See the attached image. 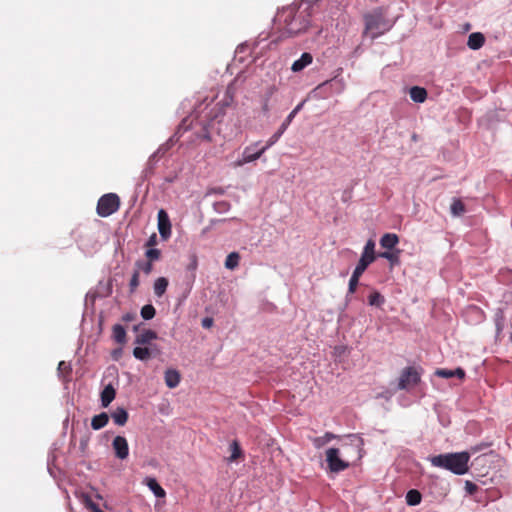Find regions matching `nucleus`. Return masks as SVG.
<instances>
[{
  "label": "nucleus",
  "mask_w": 512,
  "mask_h": 512,
  "mask_svg": "<svg viewBox=\"0 0 512 512\" xmlns=\"http://www.w3.org/2000/svg\"><path fill=\"white\" fill-rule=\"evenodd\" d=\"M302 5L295 3L284 7L276 15L279 24H283L290 35H298L307 30L310 24V6L301 9Z\"/></svg>",
  "instance_id": "f257e3e1"
},
{
  "label": "nucleus",
  "mask_w": 512,
  "mask_h": 512,
  "mask_svg": "<svg viewBox=\"0 0 512 512\" xmlns=\"http://www.w3.org/2000/svg\"><path fill=\"white\" fill-rule=\"evenodd\" d=\"M469 460V452H456L433 456L430 462L434 467L449 470L456 475H463L469 470Z\"/></svg>",
  "instance_id": "f03ea898"
},
{
  "label": "nucleus",
  "mask_w": 512,
  "mask_h": 512,
  "mask_svg": "<svg viewBox=\"0 0 512 512\" xmlns=\"http://www.w3.org/2000/svg\"><path fill=\"white\" fill-rule=\"evenodd\" d=\"M364 22V35H369L372 39L379 37L389 31L392 27V24L385 18L384 13L380 8L365 14Z\"/></svg>",
  "instance_id": "7ed1b4c3"
},
{
  "label": "nucleus",
  "mask_w": 512,
  "mask_h": 512,
  "mask_svg": "<svg viewBox=\"0 0 512 512\" xmlns=\"http://www.w3.org/2000/svg\"><path fill=\"white\" fill-rule=\"evenodd\" d=\"M346 88V83L343 78L335 76L319 84L312 91V96L316 99H327L333 95L343 93Z\"/></svg>",
  "instance_id": "20e7f679"
},
{
  "label": "nucleus",
  "mask_w": 512,
  "mask_h": 512,
  "mask_svg": "<svg viewBox=\"0 0 512 512\" xmlns=\"http://www.w3.org/2000/svg\"><path fill=\"white\" fill-rule=\"evenodd\" d=\"M234 103V99L230 96L227 97L224 95L223 99L217 104L216 111L211 110L208 117L210 118V121L208 123H203L201 131L197 133L198 138L210 141V131L209 127L213 125V122L218 119L220 116H223L225 114V109L227 107H230Z\"/></svg>",
  "instance_id": "39448f33"
},
{
  "label": "nucleus",
  "mask_w": 512,
  "mask_h": 512,
  "mask_svg": "<svg viewBox=\"0 0 512 512\" xmlns=\"http://www.w3.org/2000/svg\"><path fill=\"white\" fill-rule=\"evenodd\" d=\"M234 103V99L230 96L227 97L224 95L223 99L217 104L216 111L211 110L208 117L210 118V121L208 123H203L201 131L197 133L198 138L210 141V131L209 127L213 125V122L218 119L220 116H223L225 114V109L227 107H230Z\"/></svg>",
  "instance_id": "423d86ee"
},
{
  "label": "nucleus",
  "mask_w": 512,
  "mask_h": 512,
  "mask_svg": "<svg viewBox=\"0 0 512 512\" xmlns=\"http://www.w3.org/2000/svg\"><path fill=\"white\" fill-rule=\"evenodd\" d=\"M363 439L355 434L348 435V441H345L341 444V455L351 460H359L362 458V451H363Z\"/></svg>",
  "instance_id": "0eeeda50"
},
{
  "label": "nucleus",
  "mask_w": 512,
  "mask_h": 512,
  "mask_svg": "<svg viewBox=\"0 0 512 512\" xmlns=\"http://www.w3.org/2000/svg\"><path fill=\"white\" fill-rule=\"evenodd\" d=\"M260 142H255L247 147L244 148L242 152V156L237 159L234 163V167H241L247 163L254 162L257 159H259L263 153L269 149L272 145H269V140L267 141L266 145L258 148Z\"/></svg>",
  "instance_id": "6e6552de"
},
{
  "label": "nucleus",
  "mask_w": 512,
  "mask_h": 512,
  "mask_svg": "<svg viewBox=\"0 0 512 512\" xmlns=\"http://www.w3.org/2000/svg\"><path fill=\"white\" fill-rule=\"evenodd\" d=\"M326 462L329 471L332 473L342 472L350 466L349 459L341 455L339 448H329L326 450Z\"/></svg>",
  "instance_id": "1a4fd4ad"
},
{
  "label": "nucleus",
  "mask_w": 512,
  "mask_h": 512,
  "mask_svg": "<svg viewBox=\"0 0 512 512\" xmlns=\"http://www.w3.org/2000/svg\"><path fill=\"white\" fill-rule=\"evenodd\" d=\"M120 206V198L117 194L108 193L100 197L97 203V214L100 217H108L115 213Z\"/></svg>",
  "instance_id": "9d476101"
},
{
  "label": "nucleus",
  "mask_w": 512,
  "mask_h": 512,
  "mask_svg": "<svg viewBox=\"0 0 512 512\" xmlns=\"http://www.w3.org/2000/svg\"><path fill=\"white\" fill-rule=\"evenodd\" d=\"M420 379L421 374L416 367H406L402 370L399 377L398 389L410 390L420 382Z\"/></svg>",
  "instance_id": "9b49d317"
},
{
  "label": "nucleus",
  "mask_w": 512,
  "mask_h": 512,
  "mask_svg": "<svg viewBox=\"0 0 512 512\" xmlns=\"http://www.w3.org/2000/svg\"><path fill=\"white\" fill-rule=\"evenodd\" d=\"M375 260V242L369 239L363 249L362 255L358 264L355 267V271L364 273L367 267Z\"/></svg>",
  "instance_id": "f8f14e48"
},
{
  "label": "nucleus",
  "mask_w": 512,
  "mask_h": 512,
  "mask_svg": "<svg viewBox=\"0 0 512 512\" xmlns=\"http://www.w3.org/2000/svg\"><path fill=\"white\" fill-rule=\"evenodd\" d=\"M304 105V102L299 103L286 117L284 122L279 127L278 131L275 132L270 138H269V145H274L279 138L282 136V134L285 132V130L288 128L296 114L302 109Z\"/></svg>",
  "instance_id": "ddd939ff"
},
{
  "label": "nucleus",
  "mask_w": 512,
  "mask_h": 512,
  "mask_svg": "<svg viewBox=\"0 0 512 512\" xmlns=\"http://www.w3.org/2000/svg\"><path fill=\"white\" fill-rule=\"evenodd\" d=\"M158 231L163 240L171 236V222L168 213L164 209L158 211Z\"/></svg>",
  "instance_id": "4468645a"
},
{
  "label": "nucleus",
  "mask_w": 512,
  "mask_h": 512,
  "mask_svg": "<svg viewBox=\"0 0 512 512\" xmlns=\"http://www.w3.org/2000/svg\"><path fill=\"white\" fill-rule=\"evenodd\" d=\"M112 447L118 459L125 460L128 457L129 445L125 437L116 436L112 441Z\"/></svg>",
  "instance_id": "2eb2a0df"
},
{
  "label": "nucleus",
  "mask_w": 512,
  "mask_h": 512,
  "mask_svg": "<svg viewBox=\"0 0 512 512\" xmlns=\"http://www.w3.org/2000/svg\"><path fill=\"white\" fill-rule=\"evenodd\" d=\"M312 61L313 56L310 53L305 52L301 55V57L298 60L294 61V63L291 66V70L293 72H300L303 69H305L308 65H310Z\"/></svg>",
  "instance_id": "dca6fc26"
},
{
  "label": "nucleus",
  "mask_w": 512,
  "mask_h": 512,
  "mask_svg": "<svg viewBox=\"0 0 512 512\" xmlns=\"http://www.w3.org/2000/svg\"><path fill=\"white\" fill-rule=\"evenodd\" d=\"M116 390L112 384H108L101 392V405L106 408L115 399Z\"/></svg>",
  "instance_id": "f3484780"
},
{
  "label": "nucleus",
  "mask_w": 512,
  "mask_h": 512,
  "mask_svg": "<svg viewBox=\"0 0 512 512\" xmlns=\"http://www.w3.org/2000/svg\"><path fill=\"white\" fill-rule=\"evenodd\" d=\"M158 338V335L155 331L147 329L138 334L135 338V344L137 345H148L152 340Z\"/></svg>",
  "instance_id": "a211bd4d"
},
{
  "label": "nucleus",
  "mask_w": 512,
  "mask_h": 512,
  "mask_svg": "<svg viewBox=\"0 0 512 512\" xmlns=\"http://www.w3.org/2000/svg\"><path fill=\"white\" fill-rule=\"evenodd\" d=\"M165 384L169 388H175L179 385L181 376L180 373L175 369H167L164 375Z\"/></svg>",
  "instance_id": "6ab92c4d"
},
{
  "label": "nucleus",
  "mask_w": 512,
  "mask_h": 512,
  "mask_svg": "<svg viewBox=\"0 0 512 512\" xmlns=\"http://www.w3.org/2000/svg\"><path fill=\"white\" fill-rule=\"evenodd\" d=\"M484 43V35L480 32H474L469 35L467 46L472 50H478L484 45Z\"/></svg>",
  "instance_id": "aec40b11"
},
{
  "label": "nucleus",
  "mask_w": 512,
  "mask_h": 512,
  "mask_svg": "<svg viewBox=\"0 0 512 512\" xmlns=\"http://www.w3.org/2000/svg\"><path fill=\"white\" fill-rule=\"evenodd\" d=\"M410 98L416 103H423L427 99V91L420 86H413L409 90Z\"/></svg>",
  "instance_id": "412c9836"
},
{
  "label": "nucleus",
  "mask_w": 512,
  "mask_h": 512,
  "mask_svg": "<svg viewBox=\"0 0 512 512\" xmlns=\"http://www.w3.org/2000/svg\"><path fill=\"white\" fill-rule=\"evenodd\" d=\"M399 242V238L394 233H386L380 239L381 247L385 249H393Z\"/></svg>",
  "instance_id": "4be33fe9"
},
{
  "label": "nucleus",
  "mask_w": 512,
  "mask_h": 512,
  "mask_svg": "<svg viewBox=\"0 0 512 512\" xmlns=\"http://www.w3.org/2000/svg\"><path fill=\"white\" fill-rule=\"evenodd\" d=\"M112 338L118 344H125L127 341L126 330L121 324H115L112 327Z\"/></svg>",
  "instance_id": "5701e85b"
},
{
  "label": "nucleus",
  "mask_w": 512,
  "mask_h": 512,
  "mask_svg": "<svg viewBox=\"0 0 512 512\" xmlns=\"http://www.w3.org/2000/svg\"><path fill=\"white\" fill-rule=\"evenodd\" d=\"M111 417L116 425L124 426L128 420V412L123 407H118L112 412Z\"/></svg>",
  "instance_id": "b1692460"
},
{
  "label": "nucleus",
  "mask_w": 512,
  "mask_h": 512,
  "mask_svg": "<svg viewBox=\"0 0 512 512\" xmlns=\"http://www.w3.org/2000/svg\"><path fill=\"white\" fill-rule=\"evenodd\" d=\"M146 485L149 489L154 493V495L158 498H163L166 495L165 490L158 484L157 480L152 477H147L145 479Z\"/></svg>",
  "instance_id": "393cba45"
},
{
  "label": "nucleus",
  "mask_w": 512,
  "mask_h": 512,
  "mask_svg": "<svg viewBox=\"0 0 512 512\" xmlns=\"http://www.w3.org/2000/svg\"><path fill=\"white\" fill-rule=\"evenodd\" d=\"M109 421V416L106 412H102L98 415H95L91 420V427L94 430H100L107 425Z\"/></svg>",
  "instance_id": "a878e982"
},
{
  "label": "nucleus",
  "mask_w": 512,
  "mask_h": 512,
  "mask_svg": "<svg viewBox=\"0 0 512 512\" xmlns=\"http://www.w3.org/2000/svg\"><path fill=\"white\" fill-rule=\"evenodd\" d=\"M198 266L197 257L195 255L191 256L190 263L187 265V271L190 272V274L187 276V285L191 289L193 282L195 281V271Z\"/></svg>",
  "instance_id": "bb28decb"
},
{
  "label": "nucleus",
  "mask_w": 512,
  "mask_h": 512,
  "mask_svg": "<svg viewBox=\"0 0 512 512\" xmlns=\"http://www.w3.org/2000/svg\"><path fill=\"white\" fill-rule=\"evenodd\" d=\"M337 437V435L331 432H326L323 436L313 438L312 442L315 448L320 449Z\"/></svg>",
  "instance_id": "cd10ccee"
},
{
  "label": "nucleus",
  "mask_w": 512,
  "mask_h": 512,
  "mask_svg": "<svg viewBox=\"0 0 512 512\" xmlns=\"http://www.w3.org/2000/svg\"><path fill=\"white\" fill-rule=\"evenodd\" d=\"M133 356L138 360L147 361L152 357V348L135 347L133 350Z\"/></svg>",
  "instance_id": "c85d7f7f"
},
{
  "label": "nucleus",
  "mask_w": 512,
  "mask_h": 512,
  "mask_svg": "<svg viewBox=\"0 0 512 512\" xmlns=\"http://www.w3.org/2000/svg\"><path fill=\"white\" fill-rule=\"evenodd\" d=\"M168 287V280L165 277H159L154 283V293L156 296L161 297Z\"/></svg>",
  "instance_id": "c756f323"
},
{
  "label": "nucleus",
  "mask_w": 512,
  "mask_h": 512,
  "mask_svg": "<svg viewBox=\"0 0 512 512\" xmlns=\"http://www.w3.org/2000/svg\"><path fill=\"white\" fill-rule=\"evenodd\" d=\"M496 333L499 335L505 327V315L502 309H497L494 316Z\"/></svg>",
  "instance_id": "7c9ffc66"
},
{
  "label": "nucleus",
  "mask_w": 512,
  "mask_h": 512,
  "mask_svg": "<svg viewBox=\"0 0 512 512\" xmlns=\"http://www.w3.org/2000/svg\"><path fill=\"white\" fill-rule=\"evenodd\" d=\"M240 255L237 252H231L228 254L225 260V267L229 270H234L238 267Z\"/></svg>",
  "instance_id": "2f4dec72"
},
{
  "label": "nucleus",
  "mask_w": 512,
  "mask_h": 512,
  "mask_svg": "<svg viewBox=\"0 0 512 512\" xmlns=\"http://www.w3.org/2000/svg\"><path fill=\"white\" fill-rule=\"evenodd\" d=\"M422 496L418 490H409L406 494V502L410 506L418 505L421 502Z\"/></svg>",
  "instance_id": "473e14b6"
},
{
  "label": "nucleus",
  "mask_w": 512,
  "mask_h": 512,
  "mask_svg": "<svg viewBox=\"0 0 512 512\" xmlns=\"http://www.w3.org/2000/svg\"><path fill=\"white\" fill-rule=\"evenodd\" d=\"M385 302V298L378 291H373L368 297V303L371 306L381 307Z\"/></svg>",
  "instance_id": "72a5a7b5"
},
{
  "label": "nucleus",
  "mask_w": 512,
  "mask_h": 512,
  "mask_svg": "<svg viewBox=\"0 0 512 512\" xmlns=\"http://www.w3.org/2000/svg\"><path fill=\"white\" fill-rule=\"evenodd\" d=\"M450 210L453 216H461L465 212V205L460 199H454Z\"/></svg>",
  "instance_id": "f704fd0d"
},
{
  "label": "nucleus",
  "mask_w": 512,
  "mask_h": 512,
  "mask_svg": "<svg viewBox=\"0 0 512 512\" xmlns=\"http://www.w3.org/2000/svg\"><path fill=\"white\" fill-rule=\"evenodd\" d=\"M230 450H231V455L228 458L229 462L236 461L242 455L241 447L236 440L232 441V443L230 444Z\"/></svg>",
  "instance_id": "c9c22d12"
},
{
  "label": "nucleus",
  "mask_w": 512,
  "mask_h": 512,
  "mask_svg": "<svg viewBox=\"0 0 512 512\" xmlns=\"http://www.w3.org/2000/svg\"><path fill=\"white\" fill-rule=\"evenodd\" d=\"M361 275H362V273L357 272L355 270L353 271L352 276H351V278L349 280L347 296L349 294H353L356 291L357 285L359 283V278L361 277Z\"/></svg>",
  "instance_id": "e433bc0d"
},
{
  "label": "nucleus",
  "mask_w": 512,
  "mask_h": 512,
  "mask_svg": "<svg viewBox=\"0 0 512 512\" xmlns=\"http://www.w3.org/2000/svg\"><path fill=\"white\" fill-rule=\"evenodd\" d=\"M156 314V310L153 305L147 304L144 305L141 309V316L144 320L152 319Z\"/></svg>",
  "instance_id": "4c0bfd02"
},
{
  "label": "nucleus",
  "mask_w": 512,
  "mask_h": 512,
  "mask_svg": "<svg viewBox=\"0 0 512 512\" xmlns=\"http://www.w3.org/2000/svg\"><path fill=\"white\" fill-rule=\"evenodd\" d=\"M230 207H231L230 203L227 201H224V200L217 201L213 204V208H214L215 212H217L219 214L228 212Z\"/></svg>",
  "instance_id": "58836bf2"
},
{
  "label": "nucleus",
  "mask_w": 512,
  "mask_h": 512,
  "mask_svg": "<svg viewBox=\"0 0 512 512\" xmlns=\"http://www.w3.org/2000/svg\"><path fill=\"white\" fill-rule=\"evenodd\" d=\"M379 256L387 259L392 264L399 262V253L398 252L394 253V252L386 251V252H382Z\"/></svg>",
  "instance_id": "ea45409f"
},
{
  "label": "nucleus",
  "mask_w": 512,
  "mask_h": 512,
  "mask_svg": "<svg viewBox=\"0 0 512 512\" xmlns=\"http://www.w3.org/2000/svg\"><path fill=\"white\" fill-rule=\"evenodd\" d=\"M137 267L141 269L145 274H150L152 271V263L151 261H138L136 263Z\"/></svg>",
  "instance_id": "a19ab883"
},
{
  "label": "nucleus",
  "mask_w": 512,
  "mask_h": 512,
  "mask_svg": "<svg viewBox=\"0 0 512 512\" xmlns=\"http://www.w3.org/2000/svg\"><path fill=\"white\" fill-rule=\"evenodd\" d=\"M161 252L159 249L151 248L146 251V257L149 261L158 260L160 258Z\"/></svg>",
  "instance_id": "79ce46f5"
},
{
  "label": "nucleus",
  "mask_w": 512,
  "mask_h": 512,
  "mask_svg": "<svg viewBox=\"0 0 512 512\" xmlns=\"http://www.w3.org/2000/svg\"><path fill=\"white\" fill-rule=\"evenodd\" d=\"M236 90H237V89H236V81L234 80V81H232V82L227 86V88H226V90H225V94H224V95H225V96H227V97H229V96H230L231 98H233V99H234L235 94H236Z\"/></svg>",
  "instance_id": "37998d69"
},
{
  "label": "nucleus",
  "mask_w": 512,
  "mask_h": 512,
  "mask_svg": "<svg viewBox=\"0 0 512 512\" xmlns=\"http://www.w3.org/2000/svg\"><path fill=\"white\" fill-rule=\"evenodd\" d=\"M131 291H134L139 286V272L135 271L129 283Z\"/></svg>",
  "instance_id": "c03bdc74"
},
{
  "label": "nucleus",
  "mask_w": 512,
  "mask_h": 512,
  "mask_svg": "<svg viewBox=\"0 0 512 512\" xmlns=\"http://www.w3.org/2000/svg\"><path fill=\"white\" fill-rule=\"evenodd\" d=\"M435 374L441 378H446V379L454 377L453 370H448V369H437Z\"/></svg>",
  "instance_id": "a18cd8bd"
},
{
  "label": "nucleus",
  "mask_w": 512,
  "mask_h": 512,
  "mask_svg": "<svg viewBox=\"0 0 512 512\" xmlns=\"http://www.w3.org/2000/svg\"><path fill=\"white\" fill-rule=\"evenodd\" d=\"M478 490V486L471 482V481H466L465 482V491L469 494V495H473L477 492Z\"/></svg>",
  "instance_id": "49530a36"
},
{
  "label": "nucleus",
  "mask_w": 512,
  "mask_h": 512,
  "mask_svg": "<svg viewBox=\"0 0 512 512\" xmlns=\"http://www.w3.org/2000/svg\"><path fill=\"white\" fill-rule=\"evenodd\" d=\"M58 372L69 374L71 372V366L65 361H60L58 364Z\"/></svg>",
  "instance_id": "de8ad7c7"
},
{
  "label": "nucleus",
  "mask_w": 512,
  "mask_h": 512,
  "mask_svg": "<svg viewBox=\"0 0 512 512\" xmlns=\"http://www.w3.org/2000/svg\"><path fill=\"white\" fill-rule=\"evenodd\" d=\"M122 353H123V350L122 348H117V349H114L111 353V356L114 360H119L120 357L122 356Z\"/></svg>",
  "instance_id": "09e8293b"
},
{
  "label": "nucleus",
  "mask_w": 512,
  "mask_h": 512,
  "mask_svg": "<svg viewBox=\"0 0 512 512\" xmlns=\"http://www.w3.org/2000/svg\"><path fill=\"white\" fill-rule=\"evenodd\" d=\"M485 447H486V445H484V444H480V445H477V446H472V447L469 449V451H468V452L470 453V455H471V454H475L476 452H478V451L482 450V449H483V448H485Z\"/></svg>",
  "instance_id": "8fccbe9b"
},
{
  "label": "nucleus",
  "mask_w": 512,
  "mask_h": 512,
  "mask_svg": "<svg viewBox=\"0 0 512 512\" xmlns=\"http://www.w3.org/2000/svg\"><path fill=\"white\" fill-rule=\"evenodd\" d=\"M453 375H454V377L456 376V377L462 379L465 376V371L462 368H457V369L453 370Z\"/></svg>",
  "instance_id": "3c124183"
},
{
  "label": "nucleus",
  "mask_w": 512,
  "mask_h": 512,
  "mask_svg": "<svg viewBox=\"0 0 512 512\" xmlns=\"http://www.w3.org/2000/svg\"><path fill=\"white\" fill-rule=\"evenodd\" d=\"M136 318V315L133 313H126L123 315L122 320L125 322L133 321Z\"/></svg>",
  "instance_id": "603ef678"
},
{
  "label": "nucleus",
  "mask_w": 512,
  "mask_h": 512,
  "mask_svg": "<svg viewBox=\"0 0 512 512\" xmlns=\"http://www.w3.org/2000/svg\"><path fill=\"white\" fill-rule=\"evenodd\" d=\"M212 324H213V319H212V318H204V319L202 320V326H203L204 328H209V327H211V326H212Z\"/></svg>",
  "instance_id": "864d4df0"
},
{
  "label": "nucleus",
  "mask_w": 512,
  "mask_h": 512,
  "mask_svg": "<svg viewBox=\"0 0 512 512\" xmlns=\"http://www.w3.org/2000/svg\"><path fill=\"white\" fill-rule=\"evenodd\" d=\"M155 243H156V235H155V234H153V235L149 238V240H148V242H147V245H148V246H152V245H154Z\"/></svg>",
  "instance_id": "5fc2aeb1"
},
{
  "label": "nucleus",
  "mask_w": 512,
  "mask_h": 512,
  "mask_svg": "<svg viewBox=\"0 0 512 512\" xmlns=\"http://www.w3.org/2000/svg\"><path fill=\"white\" fill-rule=\"evenodd\" d=\"M149 348H152V356H156L159 354V349L155 345H151Z\"/></svg>",
  "instance_id": "6e6d98bb"
},
{
  "label": "nucleus",
  "mask_w": 512,
  "mask_h": 512,
  "mask_svg": "<svg viewBox=\"0 0 512 512\" xmlns=\"http://www.w3.org/2000/svg\"><path fill=\"white\" fill-rule=\"evenodd\" d=\"M89 508H90L93 512H96V511H97V509H100V508H99V506H98L97 504L93 503V502H91V503L89 504Z\"/></svg>",
  "instance_id": "4d7b16f0"
},
{
  "label": "nucleus",
  "mask_w": 512,
  "mask_h": 512,
  "mask_svg": "<svg viewBox=\"0 0 512 512\" xmlns=\"http://www.w3.org/2000/svg\"><path fill=\"white\" fill-rule=\"evenodd\" d=\"M212 192L217 194H223L224 190L222 188H215L212 190Z\"/></svg>",
  "instance_id": "13d9d810"
},
{
  "label": "nucleus",
  "mask_w": 512,
  "mask_h": 512,
  "mask_svg": "<svg viewBox=\"0 0 512 512\" xmlns=\"http://www.w3.org/2000/svg\"><path fill=\"white\" fill-rule=\"evenodd\" d=\"M268 110H269L268 100H266L265 103L263 104V111L267 112Z\"/></svg>",
  "instance_id": "bf43d9fd"
},
{
  "label": "nucleus",
  "mask_w": 512,
  "mask_h": 512,
  "mask_svg": "<svg viewBox=\"0 0 512 512\" xmlns=\"http://www.w3.org/2000/svg\"><path fill=\"white\" fill-rule=\"evenodd\" d=\"M160 153H162V148H159V149L157 150V152H156V154H160Z\"/></svg>",
  "instance_id": "052dcab7"
},
{
  "label": "nucleus",
  "mask_w": 512,
  "mask_h": 512,
  "mask_svg": "<svg viewBox=\"0 0 512 512\" xmlns=\"http://www.w3.org/2000/svg\"><path fill=\"white\" fill-rule=\"evenodd\" d=\"M96 512H104V511H102L101 509H97V511H96Z\"/></svg>",
  "instance_id": "680f3d73"
}]
</instances>
